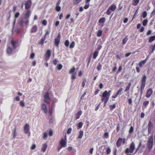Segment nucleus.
Here are the masks:
<instances>
[{"mask_svg": "<svg viewBox=\"0 0 155 155\" xmlns=\"http://www.w3.org/2000/svg\"><path fill=\"white\" fill-rule=\"evenodd\" d=\"M109 97V96L104 91L103 93L101 100L102 101H104V106L106 105L108 100Z\"/></svg>", "mask_w": 155, "mask_h": 155, "instance_id": "f257e3e1", "label": "nucleus"}, {"mask_svg": "<svg viewBox=\"0 0 155 155\" xmlns=\"http://www.w3.org/2000/svg\"><path fill=\"white\" fill-rule=\"evenodd\" d=\"M135 149V144L133 142H132L129 148L126 149V153H132Z\"/></svg>", "mask_w": 155, "mask_h": 155, "instance_id": "f03ea898", "label": "nucleus"}, {"mask_svg": "<svg viewBox=\"0 0 155 155\" xmlns=\"http://www.w3.org/2000/svg\"><path fill=\"white\" fill-rule=\"evenodd\" d=\"M147 77L145 76H144L142 78V83L141 85V92L143 90L145 87V81L146 80Z\"/></svg>", "mask_w": 155, "mask_h": 155, "instance_id": "7ed1b4c3", "label": "nucleus"}, {"mask_svg": "<svg viewBox=\"0 0 155 155\" xmlns=\"http://www.w3.org/2000/svg\"><path fill=\"white\" fill-rule=\"evenodd\" d=\"M24 130L25 134H30L29 125L28 124H26L24 126Z\"/></svg>", "mask_w": 155, "mask_h": 155, "instance_id": "20e7f679", "label": "nucleus"}, {"mask_svg": "<svg viewBox=\"0 0 155 155\" xmlns=\"http://www.w3.org/2000/svg\"><path fill=\"white\" fill-rule=\"evenodd\" d=\"M153 127V125L152 123L150 120L148 124V131L149 134L150 133Z\"/></svg>", "mask_w": 155, "mask_h": 155, "instance_id": "39448f33", "label": "nucleus"}, {"mask_svg": "<svg viewBox=\"0 0 155 155\" xmlns=\"http://www.w3.org/2000/svg\"><path fill=\"white\" fill-rule=\"evenodd\" d=\"M50 100V99L48 96V93H47L44 96V101L47 103H49Z\"/></svg>", "mask_w": 155, "mask_h": 155, "instance_id": "423d86ee", "label": "nucleus"}, {"mask_svg": "<svg viewBox=\"0 0 155 155\" xmlns=\"http://www.w3.org/2000/svg\"><path fill=\"white\" fill-rule=\"evenodd\" d=\"M60 35L59 34L58 37L54 39L55 44L56 46H58L60 42Z\"/></svg>", "mask_w": 155, "mask_h": 155, "instance_id": "0eeeda50", "label": "nucleus"}, {"mask_svg": "<svg viewBox=\"0 0 155 155\" xmlns=\"http://www.w3.org/2000/svg\"><path fill=\"white\" fill-rule=\"evenodd\" d=\"M153 136L150 137L149 140L148 141V143H149V147L150 148H151L153 145Z\"/></svg>", "mask_w": 155, "mask_h": 155, "instance_id": "6e6552de", "label": "nucleus"}, {"mask_svg": "<svg viewBox=\"0 0 155 155\" xmlns=\"http://www.w3.org/2000/svg\"><path fill=\"white\" fill-rule=\"evenodd\" d=\"M48 147V145L46 143L43 144L41 149V150L43 152H44L46 150Z\"/></svg>", "mask_w": 155, "mask_h": 155, "instance_id": "1a4fd4ad", "label": "nucleus"}, {"mask_svg": "<svg viewBox=\"0 0 155 155\" xmlns=\"http://www.w3.org/2000/svg\"><path fill=\"white\" fill-rule=\"evenodd\" d=\"M41 109L43 110L45 113L47 112V109L46 104H42L41 105Z\"/></svg>", "mask_w": 155, "mask_h": 155, "instance_id": "9d476101", "label": "nucleus"}, {"mask_svg": "<svg viewBox=\"0 0 155 155\" xmlns=\"http://www.w3.org/2000/svg\"><path fill=\"white\" fill-rule=\"evenodd\" d=\"M51 52L50 50H48L45 54V59L46 60H48L51 55Z\"/></svg>", "mask_w": 155, "mask_h": 155, "instance_id": "9b49d317", "label": "nucleus"}, {"mask_svg": "<svg viewBox=\"0 0 155 155\" xmlns=\"http://www.w3.org/2000/svg\"><path fill=\"white\" fill-rule=\"evenodd\" d=\"M153 92V91L151 89H150L148 90L146 94V97H149Z\"/></svg>", "mask_w": 155, "mask_h": 155, "instance_id": "f8f14e48", "label": "nucleus"}, {"mask_svg": "<svg viewBox=\"0 0 155 155\" xmlns=\"http://www.w3.org/2000/svg\"><path fill=\"white\" fill-rule=\"evenodd\" d=\"M28 20L26 19V20L25 21L23 19L21 20L20 21V24L21 25H22L24 23H25L26 25H27L28 23Z\"/></svg>", "mask_w": 155, "mask_h": 155, "instance_id": "ddd939ff", "label": "nucleus"}, {"mask_svg": "<svg viewBox=\"0 0 155 155\" xmlns=\"http://www.w3.org/2000/svg\"><path fill=\"white\" fill-rule=\"evenodd\" d=\"M61 146L62 147H65L66 146L67 143L63 139H62L60 142Z\"/></svg>", "mask_w": 155, "mask_h": 155, "instance_id": "4468645a", "label": "nucleus"}, {"mask_svg": "<svg viewBox=\"0 0 155 155\" xmlns=\"http://www.w3.org/2000/svg\"><path fill=\"white\" fill-rule=\"evenodd\" d=\"M82 113V111L81 110H79L78 112L77 113L76 115V119H78L79 118L80 116L81 115Z\"/></svg>", "mask_w": 155, "mask_h": 155, "instance_id": "2eb2a0df", "label": "nucleus"}, {"mask_svg": "<svg viewBox=\"0 0 155 155\" xmlns=\"http://www.w3.org/2000/svg\"><path fill=\"white\" fill-rule=\"evenodd\" d=\"M30 11L29 10H27V12L24 16V18L25 19H27L29 17V16L30 15Z\"/></svg>", "mask_w": 155, "mask_h": 155, "instance_id": "dca6fc26", "label": "nucleus"}, {"mask_svg": "<svg viewBox=\"0 0 155 155\" xmlns=\"http://www.w3.org/2000/svg\"><path fill=\"white\" fill-rule=\"evenodd\" d=\"M122 140L121 138H119L117 142V145L118 147H119L121 144V141Z\"/></svg>", "mask_w": 155, "mask_h": 155, "instance_id": "f3484780", "label": "nucleus"}, {"mask_svg": "<svg viewBox=\"0 0 155 155\" xmlns=\"http://www.w3.org/2000/svg\"><path fill=\"white\" fill-rule=\"evenodd\" d=\"M147 58H146L145 60L140 62L139 63V66L140 67H142L143 64H144L146 63L147 62Z\"/></svg>", "mask_w": 155, "mask_h": 155, "instance_id": "a211bd4d", "label": "nucleus"}, {"mask_svg": "<svg viewBox=\"0 0 155 155\" xmlns=\"http://www.w3.org/2000/svg\"><path fill=\"white\" fill-rule=\"evenodd\" d=\"M116 9V6L115 5H113L109 7V9L112 11H114Z\"/></svg>", "mask_w": 155, "mask_h": 155, "instance_id": "6ab92c4d", "label": "nucleus"}, {"mask_svg": "<svg viewBox=\"0 0 155 155\" xmlns=\"http://www.w3.org/2000/svg\"><path fill=\"white\" fill-rule=\"evenodd\" d=\"M84 132L82 130H81L79 132V135L78 137V138L79 139L81 138H82L83 136Z\"/></svg>", "mask_w": 155, "mask_h": 155, "instance_id": "aec40b11", "label": "nucleus"}, {"mask_svg": "<svg viewBox=\"0 0 155 155\" xmlns=\"http://www.w3.org/2000/svg\"><path fill=\"white\" fill-rule=\"evenodd\" d=\"M31 7V4L29 2H27L25 5V8L26 9H28Z\"/></svg>", "mask_w": 155, "mask_h": 155, "instance_id": "412c9836", "label": "nucleus"}, {"mask_svg": "<svg viewBox=\"0 0 155 155\" xmlns=\"http://www.w3.org/2000/svg\"><path fill=\"white\" fill-rule=\"evenodd\" d=\"M12 52L11 48L9 47H8L7 49V52L8 54H10Z\"/></svg>", "mask_w": 155, "mask_h": 155, "instance_id": "4be33fe9", "label": "nucleus"}, {"mask_svg": "<svg viewBox=\"0 0 155 155\" xmlns=\"http://www.w3.org/2000/svg\"><path fill=\"white\" fill-rule=\"evenodd\" d=\"M155 39V36L150 37L149 40V42H151L153 41Z\"/></svg>", "mask_w": 155, "mask_h": 155, "instance_id": "5701e85b", "label": "nucleus"}, {"mask_svg": "<svg viewBox=\"0 0 155 155\" xmlns=\"http://www.w3.org/2000/svg\"><path fill=\"white\" fill-rule=\"evenodd\" d=\"M131 83H129L128 86L126 87L125 90V91H127L129 90L131 86Z\"/></svg>", "mask_w": 155, "mask_h": 155, "instance_id": "b1692460", "label": "nucleus"}, {"mask_svg": "<svg viewBox=\"0 0 155 155\" xmlns=\"http://www.w3.org/2000/svg\"><path fill=\"white\" fill-rule=\"evenodd\" d=\"M11 43L13 46V49H15V42L13 40H12L11 41Z\"/></svg>", "mask_w": 155, "mask_h": 155, "instance_id": "393cba45", "label": "nucleus"}, {"mask_svg": "<svg viewBox=\"0 0 155 155\" xmlns=\"http://www.w3.org/2000/svg\"><path fill=\"white\" fill-rule=\"evenodd\" d=\"M102 33V31L101 30H99L98 31L97 34V35L98 37H100Z\"/></svg>", "mask_w": 155, "mask_h": 155, "instance_id": "a878e982", "label": "nucleus"}, {"mask_svg": "<svg viewBox=\"0 0 155 155\" xmlns=\"http://www.w3.org/2000/svg\"><path fill=\"white\" fill-rule=\"evenodd\" d=\"M37 30V27L36 26H34L32 28L31 31L34 32L36 31Z\"/></svg>", "mask_w": 155, "mask_h": 155, "instance_id": "bb28decb", "label": "nucleus"}, {"mask_svg": "<svg viewBox=\"0 0 155 155\" xmlns=\"http://www.w3.org/2000/svg\"><path fill=\"white\" fill-rule=\"evenodd\" d=\"M98 54V52H94L93 55V58L95 59L97 57V56Z\"/></svg>", "mask_w": 155, "mask_h": 155, "instance_id": "cd10ccee", "label": "nucleus"}, {"mask_svg": "<svg viewBox=\"0 0 155 155\" xmlns=\"http://www.w3.org/2000/svg\"><path fill=\"white\" fill-rule=\"evenodd\" d=\"M105 19L103 17L101 19L99 20V22L100 23H101L104 22L105 21Z\"/></svg>", "mask_w": 155, "mask_h": 155, "instance_id": "c85d7f7f", "label": "nucleus"}, {"mask_svg": "<svg viewBox=\"0 0 155 155\" xmlns=\"http://www.w3.org/2000/svg\"><path fill=\"white\" fill-rule=\"evenodd\" d=\"M127 41V39L126 38H124L123 40L122 44L123 45H125Z\"/></svg>", "mask_w": 155, "mask_h": 155, "instance_id": "c756f323", "label": "nucleus"}, {"mask_svg": "<svg viewBox=\"0 0 155 155\" xmlns=\"http://www.w3.org/2000/svg\"><path fill=\"white\" fill-rule=\"evenodd\" d=\"M75 68H73L71 69L69 73L72 74L74 73V72H75Z\"/></svg>", "mask_w": 155, "mask_h": 155, "instance_id": "7c9ffc66", "label": "nucleus"}, {"mask_svg": "<svg viewBox=\"0 0 155 155\" xmlns=\"http://www.w3.org/2000/svg\"><path fill=\"white\" fill-rule=\"evenodd\" d=\"M76 71L74 73L72 74L71 79H74L75 78V75L76 74Z\"/></svg>", "mask_w": 155, "mask_h": 155, "instance_id": "2f4dec72", "label": "nucleus"}, {"mask_svg": "<svg viewBox=\"0 0 155 155\" xmlns=\"http://www.w3.org/2000/svg\"><path fill=\"white\" fill-rule=\"evenodd\" d=\"M57 68L59 70H60L62 69V66L61 64H59L57 66Z\"/></svg>", "mask_w": 155, "mask_h": 155, "instance_id": "473e14b6", "label": "nucleus"}, {"mask_svg": "<svg viewBox=\"0 0 155 155\" xmlns=\"http://www.w3.org/2000/svg\"><path fill=\"white\" fill-rule=\"evenodd\" d=\"M143 17V18H145L147 15V13L146 11H144L143 12L142 14Z\"/></svg>", "mask_w": 155, "mask_h": 155, "instance_id": "72a5a7b5", "label": "nucleus"}, {"mask_svg": "<svg viewBox=\"0 0 155 155\" xmlns=\"http://www.w3.org/2000/svg\"><path fill=\"white\" fill-rule=\"evenodd\" d=\"M148 22V21L147 19L144 20L143 22V26H145L146 25Z\"/></svg>", "mask_w": 155, "mask_h": 155, "instance_id": "f704fd0d", "label": "nucleus"}, {"mask_svg": "<svg viewBox=\"0 0 155 155\" xmlns=\"http://www.w3.org/2000/svg\"><path fill=\"white\" fill-rule=\"evenodd\" d=\"M55 9L57 11H59L61 10V7L59 6L56 5Z\"/></svg>", "mask_w": 155, "mask_h": 155, "instance_id": "c9c22d12", "label": "nucleus"}, {"mask_svg": "<svg viewBox=\"0 0 155 155\" xmlns=\"http://www.w3.org/2000/svg\"><path fill=\"white\" fill-rule=\"evenodd\" d=\"M75 45V42L74 41H73L70 45V48H73Z\"/></svg>", "mask_w": 155, "mask_h": 155, "instance_id": "e433bc0d", "label": "nucleus"}, {"mask_svg": "<svg viewBox=\"0 0 155 155\" xmlns=\"http://www.w3.org/2000/svg\"><path fill=\"white\" fill-rule=\"evenodd\" d=\"M20 104L22 107H24L25 106V103L23 101H21L20 102Z\"/></svg>", "mask_w": 155, "mask_h": 155, "instance_id": "4c0bfd02", "label": "nucleus"}, {"mask_svg": "<svg viewBox=\"0 0 155 155\" xmlns=\"http://www.w3.org/2000/svg\"><path fill=\"white\" fill-rule=\"evenodd\" d=\"M69 41L68 40H67L65 42V45L66 46L68 47L69 45Z\"/></svg>", "mask_w": 155, "mask_h": 155, "instance_id": "58836bf2", "label": "nucleus"}, {"mask_svg": "<svg viewBox=\"0 0 155 155\" xmlns=\"http://www.w3.org/2000/svg\"><path fill=\"white\" fill-rule=\"evenodd\" d=\"M134 131V128L133 127L131 126L130 127V130L129 131V133H132Z\"/></svg>", "mask_w": 155, "mask_h": 155, "instance_id": "ea45409f", "label": "nucleus"}, {"mask_svg": "<svg viewBox=\"0 0 155 155\" xmlns=\"http://www.w3.org/2000/svg\"><path fill=\"white\" fill-rule=\"evenodd\" d=\"M48 133L47 132H44L43 134V138H45L47 137Z\"/></svg>", "mask_w": 155, "mask_h": 155, "instance_id": "a19ab883", "label": "nucleus"}, {"mask_svg": "<svg viewBox=\"0 0 155 155\" xmlns=\"http://www.w3.org/2000/svg\"><path fill=\"white\" fill-rule=\"evenodd\" d=\"M71 130L72 129L71 128H69L67 130V133L68 134H70L71 132Z\"/></svg>", "mask_w": 155, "mask_h": 155, "instance_id": "79ce46f5", "label": "nucleus"}, {"mask_svg": "<svg viewBox=\"0 0 155 155\" xmlns=\"http://www.w3.org/2000/svg\"><path fill=\"white\" fill-rule=\"evenodd\" d=\"M122 88H120L119 90H118V91L117 93L116 94L118 95L122 91Z\"/></svg>", "mask_w": 155, "mask_h": 155, "instance_id": "37998d69", "label": "nucleus"}, {"mask_svg": "<svg viewBox=\"0 0 155 155\" xmlns=\"http://www.w3.org/2000/svg\"><path fill=\"white\" fill-rule=\"evenodd\" d=\"M86 82V80L85 79L84 81H83L82 83V86L83 87H84L85 85V84Z\"/></svg>", "mask_w": 155, "mask_h": 155, "instance_id": "c03bdc74", "label": "nucleus"}, {"mask_svg": "<svg viewBox=\"0 0 155 155\" xmlns=\"http://www.w3.org/2000/svg\"><path fill=\"white\" fill-rule=\"evenodd\" d=\"M36 147V145L35 144H33L32 146H31V150H34V149Z\"/></svg>", "mask_w": 155, "mask_h": 155, "instance_id": "a18cd8bd", "label": "nucleus"}, {"mask_svg": "<svg viewBox=\"0 0 155 155\" xmlns=\"http://www.w3.org/2000/svg\"><path fill=\"white\" fill-rule=\"evenodd\" d=\"M109 96H110V94L111 93V91L110 90L108 92H107V91H104Z\"/></svg>", "mask_w": 155, "mask_h": 155, "instance_id": "49530a36", "label": "nucleus"}, {"mask_svg": "<svg viewBox=\"0 0 155 155\" xmlns=\"http://www.w3.org/2000/svg\"><path fill=\"white\" fill-rule=\"evenodd\" d=\"M58 62V60L56 59H55L53 61V63L55 65H56Z\"/></svg>", "mask_w": 155, "mask_h": 155, "instance_id": "de8ad7c7", "label": "nucleus"}, {"mask_svg": "<svg viewBox=\"0 0 155 155\" xmlns=\"http://www.w3.org/2000/svg\"><path fill=\"white\" fill-rule=\"evenodd\" d=\"M42 24L43 25H46L47 24L46 21L45 20H43L42 22Z\"/></svg>", "mask_w": 155, "mask_h": 155, "instance_id": "09e8293b", "label": "nucleus"}, {"mask_svg": "<svg viewBox=\"0 0 155 155\" xmlns=\"http://www.w3.org/2000/svg\"><path fill=\"white\" fill-rule=\"evenodd\" d=\"M83 125V123L82 122H80L78 124V126L79 128H81L82 127Z\"/></svg>", "mask_w": 155, "mask_h": 155, "instance_id": "8fccbe9b", "label": "nucleus"}, {"mask_svg": "<svg viewBox=\"0 0 155 155\" xmlns=\"http://www.w3.org/2000/svg\"><path fill=\"white\" fill-rule=\"evenodd\" d=\"M80 2V0H74V3L75 4L78 3Z\"/></svg>", "mask_w": 155, "mask_h": 155, "instance_id": "3c124183", "label": "nucleus"}, {"mask_svg": "<svg viewBox=\"0 0 155 155\" xmlns=\"http://www.w3.org/2000/svg\"><path fill=\"white\" fill-rule=\"evenodd\" d=\"M149 103L148 101H145L143 103V105L144 106H146Z\"/></svg>", "mask_w": 155, "mask_h": 155, "instance_id": "603ef678", "label": "nucleus"}, {"mask_svg": "<svg viewBox=\"0 0 155 155\" xmlns=\"http://www.w3.org/2000/svg\"><path fill=\"white\" fill-rule=\"evenodd\" d=\"M19 15V12H17L15 15V18H18Z\"/></svg>", "mask_w": 155, "mask_h": 155, "instance_id": "864d4df0", "label": "nucleus"}, {"mask_svg": "<svg viewBox=\"0 0 155 155\" xmlns=\"http://www.w3.org/2000/svg\"><path fill=\"white\" fill-rule=\"evenodd\" d=\"M117 67L116 66H115L113 68V70H112V72L114 73V72H115L116 70L117 69Z\"/></svg>", "mask_w": 155, "mask_h": 155, "instance_id": "5fc2aeb1", "label": "nucleus"}, {"mask_svg": "<svg viewBox=\"0 0 155 155\" xmlns=\"http://www.w3.org/2000/svg\"><path fill=\"white\" fill-rule=\"evenodd\" d=\"M35 56V54L33 53H32L31 55L30 56V58H33Z\"/></svg>", "mask_w": 155, "mask_h": 155, "instance_id": "6e6d98bb", "label": "nucleus"}, {"mask_svg": "<svg viewBox=\"0 0 155 155\" xmlns=\"http://www.w3.org/2000/svg\"><path fill=\"white\" fill-rule=\"evenodd\" d=\"M134 2L135 3V5H136L139 2V0H134Z\"/></svg>", "mask_w": 155, "mask_h": 155, "instance_id": "4d7b16f0", "label": "nucleus"}, {"mask_svg": "<svg viewBox=\"0 0 155 155\" xmlns=\"http://www.w3.org/2000/svg\"><path fill=\"white\" fill-rule=\"evenodd\" d=\"M49 135L50 136H52L53 135V132L52 130H50L49 132Z\"/></svg>", "mask_w": 155, "mask_h": 155, "instance_id": "13d9d810", "label": "nucleus"}, {"mask_svg": "<svg viewBox=\"0 0 155 155\" xmlns=\"http://www.w3.org/2000/svg\"><path fill=\"white\" fill-rule=\"evenodd\" d=\"M104 136L105 137L107 138L108 137V133H105L104 134Z\"/></svg>", "mask_w": 155, "mask_h": 155, "instance_id": "bf43d9fd", "label": "nucleus"}, {"mask_svg": "<svg viewBox=\"0 0 155 155\" xmlns=\"http://www.w3.org/2000/svg\"><path fill=\"white\" fill-rule=\"evenodd\" d=\"M122 66H120L119 67V68L118 69V72H120L122 70Z\"/></svg>", "mask_w": 155, "mask_h": 155, "instance_id": "052dcab7", "label": "nucleus"}, {"mask_svg": "<svg viewBox=\"0 0 155 155\" xmlns=\"http://www.w3.org/2000/svg\"><path fill=\"white\" fill-rule=\"evenodd\" d=\"M111 150L110 148H108L107 150V154H109Z\"/></svg>", "mask_w": 155, "mask_h": 155, "instance_id": "680f3d73", "label": "nucleus"}, {"mask_svg": "<svg viewBox=\"0 0 155 155\" xmlns=\"http://www.w3.org/2000/svg\"><path fill=\"white\" fill-rule=\"evenodd\" d=\"M45 38V37H44V38L42 39L41 40V44H42L43 43L44 41Z\"/></svg>", "mask_w": 155, "mask_h": 155, "instance_id": "e2e57ef3", "label": "nucleus"}, {"mask_svg": "<svg viewBox=\"0 0 155 155\" xmlns=\"http://www.w3.org/2000/svg\"><path fill=\"white\" fill-rule=\"evenodd\" d=\"M59 22L58 21H57L56 22L55 24V25L56 26H57L59 25Z\"/></svg>", "mask_w": 155, "mask_h": 155, "instance_id": "0e129e2a", "label": "nucleus"}, {"mask_svg": "<svg viewBox=\"0 0 155 155\" xmlns=\"http://www.w3.org/2000/svg\"><path fill=\"white\" fill-rule=\"evenodd\" d=\"M93 149H94V148H91V149L90 150H89L90 153L91 154H92V153H93Z\"/></svg>", "mask_w": 155, "mask_h": 155, "instance_id": "69168bd1", "label": "nucleus"}, {"mask_svg": "<svg viewBox=\"0 0 155 155\" xmlns=\"http://www.w3.org/2000/svg\"><path fill=\"white\" fill-rule=\"evenodd\" d=\"M144 28L143 27H142L140 29V32H142L144 30Z\"/></svg>", "mask_w": 155, "mask_h": 155, "instance_id": "338daca9", "label": "nucleus"}, {"mask_svg": "<svg viewBox=\"0 0 155 155\" xmlns=\"http://www.w3.org/2000/svg\"><path fill=\"white\" fill-rule=\"evenodd\" d=\"M115 105L114 104L113 105H110V107L112 108H114L115 107Z\"/></svg>", "mask_w": 155, "mask_h": 155, "instance_id": "774afa93", "label": "nucleus"}]
</instances>
